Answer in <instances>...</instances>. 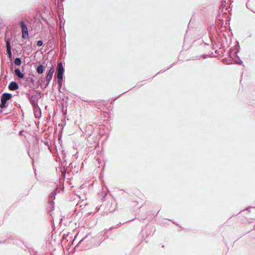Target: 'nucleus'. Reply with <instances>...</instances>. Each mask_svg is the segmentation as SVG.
Segmentation results:
<instances>
[{
  "instance_id": "ddd939ff",
  "label": "nucleus",
  "mask_w": 255,
  "mask_h": 255,
  "mask_svg": "<svg viewBox=\"0 0 255 255\" xmlns=\"http://www.w3.org/2000/svg\"><path fill=\"white\" fill-rule=\"evenodd\" d=\"M87 238V236L85 237V238H83L82 239H81L78 243V244H77L76 247H78V246H79L80 245H81L83 243H84L85 242V240Z\"/></svg>"
},
{
  "instance_id": "423d86ee",
  "label": "nucleus",
  "mask_w": 255,
  "mask_h": 255,
  "mask_svg": "<svg viewBox=\"0 0 255 255\" xmlns=\"http://www.w3.org/2000/svg\"><path fill=\"white\" fill-rule=\"evenodd\" d=\"M34 113V116L36 118H39L41 115V110L39 107L38 104L32 106Z\"/></svg>"
},
{
  "instance_id": "a211bd4d",
  "label": "nucleus",
  "mask_w": 255,
  "mask_h": 255,
  "mask_svg": "<svg viewBox=\"0 0 255 255\" xmlns=\"http://www.w3.org/2000/svg\"><path fill=\"white\" fill-rule=\"evenodd\" d=\"M28 37V35H23V34H22V37L23 38V39H25L26 38H27Z\"/></svg>"
},
{
  "instance_id": "4be33fe9",
  "label": "nucleus",
  "mask_w": 255,
  "mask_h": 255,
  "mask_svg": "<svg viewBox=\"0 0 255 255\" xmlns=\"http://www.w3.org/2000/svg\"><path fill=\"white\" fill-rule=\"evenodd\" d=\"M0 243H4V242H3H3L0 241Z\"/></svg>"
},
{
  "instance_id": "20e7f679",
  "label": "nucleus",
  "mask_w": 255,
  "mask_h": 255,
  "mask_svg": "<svg viewBox=\"0 0 255 255\" xmlns=\"http://www.w3.org/2000/svg\"><path fill=\"white\" fill-rule=\"evenodd\" d=\"M27 97H28L30 103L32 106L38 104V100L37 99V94L30 95V93H26Z\"/></svg>"
},
{
  "instance_id": "7ed1b4c3",
  "label": "nucleus",
  "mask_w": 255,
  "mask_h": 255,
  "mask_svg": "<svg viewBox=\"0 0 255 255\" xmlns=\"http://www.w3.org/2000/svg\"><path fill=\"white\" fill-rule=\"evenodd\" d=\"M54 72V67L52 66L51 67V68L49 69V70L48 72L47 75L46 76V84L45 85V87H47L49 85L50 81H51V80L52 79Z\"/></svg>"
},
{
  "instance_id": "0eeeda50",
  "label": "nucleus",
  "mask_w": 255,
  "mask_h": 255,
  "mask_svg": "<svg viewBox=\"0 0 255 255\" xmlns=\"http://www.w3.org/2000/svg\"><path fill=\"white\" fill-rule=\"evenodd\" d=\"M8 88L12 91L16 90L18 89V85L16 82H11L8 86Z\"/></svg>"
},
{
  "instance_id": "412c9836",
  "label": "nucleus",
  "mask_w": 255,
  "mask_h": 255,
  "mask_svg": "<svg viewBox=\"0 0 255 255\" xmlns=\"http://www.w3.org/2000/svg\"><path fill=\"white\" fill-rule=\"evenodd\" d=\"M248 5H249V3H247V6L248 7Z\"/></svg>"
},
{
  "instance_id": "2eb2a0df",
  "label": "nucleus",
  "mask_w": 255,
  "mask_h": 255,
  "mask_svg": "<svg viewBox=\"0 0 255 255\" xmlns=\"http://www.w3.org/2000/svg\"><path fill=\"white\" fill-rule=\"evenodd\" d=\"M6 51L9 57L11 58L12 57L11 48L6 49Z\"/></svg>"
},
{
  "instance_id": "dca6fc26",
  "label": "nucleus",
  "mask_w": 255,
  "mask_h": 255,
  "mask_svg": "<svg viewBox=\"0 0 255 255\" xmlns=\"http://www.w3.org/2000/svg\"><path fill=\"white\" fill-rule=\"evenodd\" d=\"M43 41L42 40H39L38 41H37V45L38 46H41L43 45Z\"/></svg>"
},
{
  "instance_id": "f03ea898",
  "label": "nucleus",
  "mask_w": 255,
  "mask_h": 255,
  "mask_svg": "<svg viewBox=\"0 0 255 255\" xmlns=\"http://www.w3.org/2000/svg\"><path fill=\"white\" fill-rule=\"evenodd\" d=\"M11 97L12 95L11 94L7 93H3L1 96L0 108L1 109L5 108L7 101L9 100Z\"/></svg>"
},
{
  "instance_id": "9d476101",
  "label": "nucleus",
  "mask_w": 255,
  "mask_h": 255,
  "mask_svg": "<svg viewBox=\"0 0 255 255\" xmlns=\"http://www.w3.org/2000/svg\"><path fill=\"white\" fill-rule=\"evenodd\" d=\"M44 71V66L42 65H39L36 68V72L39 74H41L43 73Z\"/></svg>"
},
{
  "instance_id": "6e6552de",
  "label": "nucleus",
  "mask_w": 255,
  "mask_h": 255,
  "mask_svg": "<svg viewBox=\"0 0 255 255\" xmlns=\"http://www.w3.org/2000/svg\"><path fill=\"white\" fill-rule=\"evenodd\" d=\"M14 74L19 78L22 79L23 78L24 75V74L21 72L20 69L19 68H16L14 70Z\"/></svg>"
},
{
  "instance_id": "9b49d317",
  "label": "nucleus",
  "mask_w": 255,
  "mask_h": 255,
  "mask_svg": "<svg viewBox=\"0 0 255 255\" xmlns=\"http://www.w3.org/2000/svg\"><path fill=\"white\" fill-rule=\"evenodd\" d=\"M10 41H11V38H9L7 39L5 38V42L6 43V49L11 48Z\"/></svg>"
},
{
  "instance_id": "1a4fd4ad",
  "label": "nucleus",
  "mask_w": 255,
  "mask_h": 255,
  "mask_svg": "<svg viewBox=\"0 0 255 255\" xmlns=\"http://www.w3.org/2000/svg\"><path fill=\"white\" fill-rule=\"evenodd\" d=\"M20 25L22 32H25V31H28L27 27L23 21L20 22Z\"/></svg>"
},
{
  "instance_id": "f3484780",
  "label": "nucleus",
  "mask_w": 255,
  "mask_h": 255,
  "mask_svg": "<svg viewBox=\"0 0 255 255\" xmlns=\"http://www.w3.org/2000/svg\"><path fill=\"white\" fill-rule=\"evenodd\" d=\"M236 63L240 65H242L243 63V61L240 59H239V61H236Z\"/></svg>"
},
{
  "instance_id": "6ab92c4d",
  "label": "nucleus",
  "mask_w": 255,
  "mask_h": 255,
  "mask_svg": "<svg viewBox=\"0 0 255 255\" xmlns=\"http://www.w3.org/2000/svg\"><path fill=\"white\" fill-rule=\"evenodd\" d=\"M22 34H24L28 36V32L25 31V32H22Z\"/></svg>"
},
{
  "instance_id": "f257e3e1",
  "label": "nucleus",
  "mask_w": 255,
  "mask_h": 255,
  "mask_svg": "<svg viewBox=\"0 0 255 255\" xmlns=\"http://www.w3.org/2000/svg\"><path fill=\"white\" fill-rule=\"evenodd\" d=\"M64 73V68L63 66L62 62H58L57 68L56 70L55 76L57 79V82L59 88L62 87L63 75Z\"/></svg>"
},
{
  "instance_id": "aec40b11",
  "label": "nucleus",
  "mask_w": 255,
  "mask_h": 255,
  "mask_svg": "<svg viewBox=\"0 0 255 255\" xmlns=\"http://www.w3.org/2000/svg\"><path fill=\"white\" fill-rule=\"evenodd\" d=\"M22 132H23V130H21V131H19V134L20 135H22Z\"/></svg>"
},
{
  "instance_id": "39448f33",
  "label": "nucleus",
  "mask_w": 255,
  "mask_h": 255,
  "mask_svg": "<svg viewBox=\"0 0 255 255\" xmlns=\"http://www.w3.org/2000/svg\"><path fill=\"white\" fill-rule=\"evenodd\" d=\"M56 194V191L54 190L53 192H52L50 194L48 198V202L50 205V210H54V200L55 198V195Z\"/></svg>"
},
{
  "instance_id": "4468645a",
  "label": "nucleus",
  "mask_w": 255,
  "mask_h": 255,
  "mask_svg": "<svg viewBox=\"0 0 255 255\" xmlns=\"http://www.w3.org/2000/svg\"><path fill=\"white\" fill-rule=\"evenodd\" d=\"M6 51L9 57L11 58L12 57L11 48L6 49Z\"/></svg>"
},
{
  "instance_id": "f8f14e48",
  "label": "nucleus",
  "mask_w": 255,
  "mask_h": 255,
  "mask_svg": "<svg viewBox=\"0 0 255 255\" xmlns=\"http://www.w3.org/2000/svg\"><path fill=\"white\" fill-rule=\"evenodd\" d=\"M14 63L15 65L19 66L21 64V60L20 58H16L14 60Z\"/></svg>"
}]
</instances>
